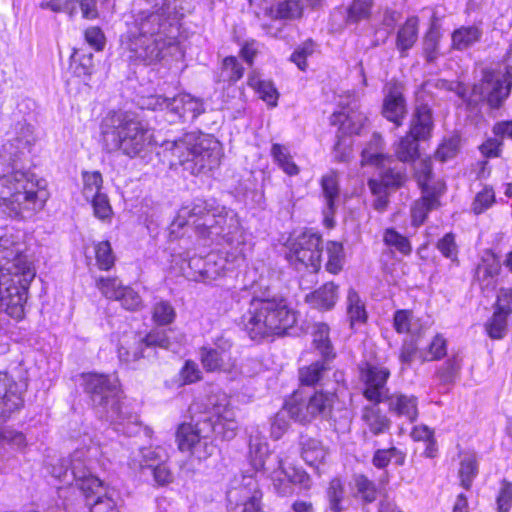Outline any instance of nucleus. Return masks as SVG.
I'll return each mask as SVG.
<instances>
[{
    "label": "nucleus",
    "mask_w": 512,
    "mask_h": 512,
    "mask_svg": "<svg viewBox=\"0 0 512 512\" xmlns=\"http://www.w3.org/2000/svg\"><path fill=\"white\" fill-rule=\"evenodd\" d=\"M176 223L179 227L191 225L199 238L210 244H226L232 249V259L228 252H213L206 257H193L189 266L199 274V280L211 282L234 269L243 260L244 233L237 214L214 201L196 200L180 209Z\"/></svg>",
    "instance_id": "f257e3e1"
},
{
    "label": "nucleus",
    "mask_w": 512,
    "mask_h": 512,
    "mask_svg": "<svg viewBox=\"0 0 512 512\" xmlns=\"http://www.w3.org/2000/svg\"><path fill=\"white\" fill-rule=\"evenodd\" d=\"M133 26L124 42L128 59L144 65L160 62L178 50L180 20L192 11L188 0H139Z\"/></svg>",
    "instance_id": "f03ea898"
},
{
    "label": "nucleus",
    "mask_w": 512,
    "mask_h": 512,
    "mask_svg": "<svg viewBox=\"0 0 512 512\" xmlns=\"http://www.w3.org/2000/svg\"><path fill=\"white\" fill-rule=\"evenodd\" d=\"M296 322V312L288 306L287 300L267 292L254 296L241 317L244 330L254 341L287 335Z\"/></svg>",
    "instance_id": "7ed1b4c3"
},
{
    "label": "nucleus",
    "mask_w": 512,
    "mask_h": 512,
    "mask_svg": "<svg viewBox=\"0 0 512 512\" xmlns=\"http://www.w3.org/2000/svg\"><path fill=\"white\" fill-rule=\"evenodd\" d=\"M47 192L35 174L17 168L0 176V211L13 219H27L42 210Z\"/></svg>",
    "instance_id": "20e7f679"
},
{
    "label": "nucleus",
    "mask_w": 512,
    "mask_h": 512,
    "mask_svg": "<svg viewBox=\"0 0 512 512\" xmlns=\"http://www.w3.org/2000/svg\"><path fill=\"white\" fill-rule=\"evenodd\" d=\"M81 377L84 390L99 416L110 421L116 431L128 436L136 435L140 430L138 415L128 411L119 402L116 377L97 373H86Z\"/></svg>",
    "instance_id": "39448f33"
},
{
    "label": "nucleus",
    "mask_w": 512,
    "mask_h": 512,
    "mask_svg": "<svg viewBox=\"0 0 512 512\" xmlns=\"http://www.w3.org/2000/svg\"><path fill=\"white\" fill-rule=\"evenodd\" d=\"M101 134L106 151H120L130 158L141 155L152 143L147 125L127 112L109 113L102 121Z\"/></svg>",
    "instance_id": "423d86ee"
},
{
    "label": "nucleus",
    "mask_w": 512,
    "mask_h": 512,
    "mask_svg": "<svg viewBox=\"0 0 512 512\" xmlns=\"http://www.w3.org/2000/svg\"><path fill=\"white\" fill-rule=\"evenodd\" d=\"M166 150L175 160L172 165H182L193 175L216 168L221 160L220 143L208 135L187 133L182 138L166 143Z\"/></svg>",
    "instance_id": "0eeeda50"
},
{
    "label": "nucleus",
    "mask_w": 512,
    "mask_h": 512,
    "mask_svg": "<svg viewBox=\"0 0 512 512\" xmlns=\"http://www.w3.org/2000/svg\"><path fill=\"white\" fill-rule=\"evenodd\" d=\"M35 270L27 258L6 262L0 268V308L14 319H22L28 288Z\"/></svg>",
    "instance_id": "6e6552de"
},
{
    "label": "nucleus",
    "mask_w": 512,
    "mask_h": 512,
    "mask_svg": "<svg viewBox=\"0 0 512 512\" xmlns=\"http://www.w3.org/2000/svg\"><path fill=\"white\" fill-rule=\"evenodd\" d=\"M512 90V72L506 70L483 69L481 79L472 87L467 101L469 103L486 102L492 109H499L510 96Z\"/></svg>",
    "instance_id": "1a4fd4ad"
},
{
    "label": "nucleus",
    "mask_w": 512,
    "mask_h": 512,
    "mask_svg": "<svg viewBox=\"0 0 512 512\" xmlns=\"http://www.w3.org/2000/svg\"><path fill=\"white\" fill-rule=\"evenodd\" d=\"M321 236L313 231H305L290 244L289 260L296 266L317 272L321 267L322 255Z\"/></svg>",
    "instance_id": "9d476101"
},
{
    "label": "nucleus",
    "mask_w": 512,
    "mask_h": 512,
    "mask_svg": "<svg viewBox=\"0 0 512 512\" xmlns=\"http://www.w3.org/2000/svg\"><path fill=\"white\" fill-rule=\"evenodd\" d=\"M87 449H76L68 458L70 475L74 485L68 488L75 490L74 497L79 491L84 497H89L91 493H97L102 490V481L94 476L90 471V461L87 459Z\"/></svg>",
    "instance_id": "9b49d317"
},
{
    "label": "nucleus",
    "mask_w": 512,
    "mask_h": 512,
    "mask_svg": "<svg viewBox=\"0 0 512 512\" xmlns=\"http://www.w3.org/2000/svg\"><path fill=\"white\" fill-rule=\"evenodd\" d=\"M149 105L152 109H168L184 122L193 121L204 112L203 102L190 94H179L172 98L161 95L152 96Z\"/></svg>",
    "instance_id": "f8f14e48"
},
{
    "label": "nucleus",
    "mask_w": 512,
    "mask_h": 512,
    "mask_svg": "<svg viewBox=\"0 0 512 512\" xmlns=\"http://www.w3.org/2000/svg\"><path fill=\"white\" fill-rule=\"evenodd\" d=\"M389 376L387 368L366 363L361 368V378L365 384L363 396L372 403L383 402L390 395L386 388Z\"/></svg>",
    "instance_id": "ddd939ff"
},
{
    "label": "nucleus",
    "mask_w": 512,
    "mask_h": 512,
    "mask_svg": "<svg viewBox=\"0 0 512 512\" xmlns=\"http://www.w3.org/2000/svg\"><path fill=\"white\" fill-rule=\"evenodd\" d=\"M23 405L19 384L7 372H0V417L8 418Z\"/></svg>",
    "instance_id": "4468645a"
},
{
    "label": "nucleus",
    "mask_w": 512,
    "mask_h": 512,
    "mask_svg": "<svg viewBox=\"0 0 512 512\" xmlns=\"http://www.w3.org/2000/svg\"><path fill=\"white\" fill-rule=\"evenodd\" d=\"M406 113V101L403 96L402 86L398 83H389L383 101V116L390 122H393L396 127H399L402 125Z\"/></svg>",
    "instance_id": "2eb2a0df"
},
{
    "label": "nucleus",
    "mask_w": 512,
    "mask_h": 512,
    "mask_svg": "<svg viewBox=\"0 0 512 512\" xmlns=\"http://www.w3.org/2000/svg\"><path fill=\"white\" fill-rule=\"evenodd\" d=\"M383 402L388 405L389 412L399 418L414 422L418 417V400L413 395L393 393Z\"/></svg>",
    "instance_id": "dca6fc26"
},
{
    "label": "nucleus",
    "mask_w": 512,
    "mask_h": 512,
    "mask_svg": "<svg viewBox=\"0 0 512 512\" xmlns=\"http://www.w3.org/2000/svg\"><path fill=\"white\" fill-rule=\"evenodd\" d=\"M439 196L440 191L430 188L427 183L423 184L422 197L415 201L411 207V217L414 225H422L427 214L440 206Z\"/></svg>",
    "instance_id": "f3484780"
},
{
    "label": "nucleus",
    "mask_w": 512,
    "mask_h": 512,
    "mask_svg": "<svg viewBox=\"0 0 512 512\" xmlns=\"http://www.w3.org/2000/svg\"><path fill=\"white\" fill-rule=\"evenodd\" d=\"M300 451L301 457L306 464L318 468L319 465L324 464L329 456V449L321 440L302 434L300 436Z\"/></svg>",
    "instance_id": "a211bd4d"
},
{
    "label": "nucleus",
    "mask_w": 512,
    "mask_h": 512,
    "mask_svg": "<svg viewBox=\"0 0 512 512\" xmlns=\"http://www.w3.org/2000/svg\"><path fill=\"white\" fill-rule=\"evenodd\" d=\"M208 434H210V427L209 424L203 422V419H199L195 424H180L176 431L179 450L189 452L196 440H199V437H206Z\"/></svg>",
    "instance_id": "6ab92c4d"
},
{
    "label": "nucleus",
    "mask_w": 512,
    "mask_h": 512,
    "mask_svg": "<svg viewBox=\"0 0 512 512\" xmlns=\"http://www.w3.org/2000/svg\"><path fill=\"white\" fill-rule=\"evenodd\" d=\"M432 110L428 105H420L412 115L408 134L418 141L427 140L433 131Z\"/></svg>",
    "instance_id": "aec40b11"
},
{
    "label": "nucleus",
    "mask_w": 512,
    "mask_h": 512,
    "mask_svg": "<svg viewBox=\"0 0 512 512\" xmlns=\"http://www.w3.org/2000/svg\"><path fill=\"white\" fill-rule=\"evenodd\" d=\"M499 271V261L493 254H489L477 265L474 280L479 283L482 291H492L496 286V277Z\"/></svg>",
    "instance_id": "412c9836"
},
{
    "label": "nucleus",
    "mask_w": 512,
    "mask_h": 512,
    "mask_svg": "<svg viewBox=\"0 0 512 512\" xmlns=\"http://www.w3.org/2000/svg\"><path fill=\"white\" fill-rule=\"evenodd\" d=\"M407 176L402 168L390 167L383 171L380 179H370L368 186L372 193H382V190L400 188L406 181Z\"/></svg>",
    "instance_id": "4be33fe9"
},
{
    "label": "nucleus",
    "mask_w": 512,
    "mask_h": 512,
    "mask_svg": "<svg viewBox=\"0 0 512 512\" xmlns=\"http://www.w3.org/2000/svg\"><path fill=\"white\" fill-rule=\"evenodd\" d=\"M322 194L325 201L324 215L328 222L333 217L337 209V200L339 198V183L336 172L331 171L321 179Z\"/></svg>",
    "instance_id": "5701e85b"
},
{
    "label": "nucleus",
    "mask_w": 512,
    "mask_h": 512,
    "mask_svg": "<svg viewBox=\"0 0 512 512\" xmlns=\"http://www.w3.org/2000/svg\"><path fill=\"white\" fill-rule=\"evenodd\" d=\"M248 445L251 465L256 471L264 469L265 458L269 454V447L266 438L258 428L251 429Z\"/></svg>",
    "instance_id": "b1692460"
},
{
    "label": "nucleus",
    "mask_w": 512,
    "mask_h": 512,
    "mask_svg": "<svg viewBox=\"0 0 512 512\" xmlns=\"http://www.w3.org/2000/svg\"><path fill=\"white\" fill-rule=\"evenodd\" d=\"M379 403L364 406L362 409V420L369 431L377 436L389 431L391 420L381 411Z\"/></svg>",
    "instance_id": "393cba45"
},
{
    "label": "nucleus",
    "mask_w": 512,
    "mask_h": 512,
    "mask_svg": "<svg viewBox=\"0 0 512 512\" xmlns=\"http://www.w3.org/2000/svg\"><path fill=\"white\" fill-rule=\"evenodd\" d=\"M338 287L333 282L322 285L314 292L306 295V302L318 310H330L334 307L338 294Z\"/></svg>",
    "instance_id": "a878e982"
},
{
    "label": "nucleus",
    "mask_w": 512,
    "mask_h": 512,
    "mask_svg": "<svg viewBox=\"0 0 512 512\" xmlns=\"http://www.w3.org/2000/svg\"><path fill=\"white\" fill-rule=\"evenodd\" d=\"M366 117L354 108L343 107L340 112L332 115V124H340V130L349 134H360L364 127Z\"/></svg>",
    "instance_id": "bb28decb"
},
{
    "label": "nucleus",
    "mask_w": 512,
    "mask_h": 512,
    "mask_svg": "<svg viewBox=\"0 0 512 512\" xmlns=\"http://www.w3.org/2000/svg\"><path fill=\"white\" fill-rule=\"evenodd\" d=\"M203 422L209 424L210 434H215L223 440H232L238 430V423L228 415L204 416Z\"/></svg>",
    "instance_id": "cd10ccee"
},
{
    "label": "nucleus",
    "mask_w": 512,
    "mask_h": 512,
    "mask_svg": "<svg viewBox=\"0 0 512 512\" xmlns=\"http://www.w3.org/2000/svg\"><path fill=\"white\" fill-rule=\"evenodd\" d=\"M418 25V18L412 16L409 17L398 30L396 47L402 57L407 56V51L411 49L416 43L418 39Z\"/></svg>",
    "instance_id": "c85d7f7f"
},
{
    "label": "nucleus",
    "mask_w": 512,
    "mask_h": 512,
    "mask_svg": "<svg viewBox=\"0 0 512 512\" xmlns=\"http://www.w3.org/2000/svg\"><path fill=\"white\" fill-rule=\"evenodd\" d=\"M286 411L289 417L296 422L306 424L314 420L308 398H303L301 394L294 393L286 402Z\"/></svg>",
    "instance_id": "c756f323"
},
{
    "label": "nucleus",
    "mask_w": 512,
    "mask_h": 512,
    "mask_svg": "<svg viewBox=\"0 0 512 512\" xmlns=\"http://www.w3.org/2000/svg\"><path fill=\"white\" fill-rule=\"evenodd\" d=\"M482 35L483 32L478 26H462L452 33V48L458 51L466 50L479 42Z\"/></svg>",
    "instance_id": "7c9ffc66"
},
{
    "label": "nucleus",
    "mask_w": 512,
    "mask_h": 512,
    "mask_svg": "<svg viewBox=\"0 0 512 512\" xmlns=\"http://www.w3.org/2000/svg\"><path fill=\"white\" fill-rule=\"evenodd\" d=\"M384 142L382 136L378 133H373L370 141L366 144L361 153L362 165L381 166L386 160V155L383 152Z\"/></svg>",
    "instance_id": "2f4dec72"
},
{
    "label": "nucleus",
    "mask_w": 512,
    "mask_h": 512,
    "mask_svg": "<svg viewBox=\"0 0 512 512\" xmlns=\"http://www.w3.org/2000/svg\"><path fill=\"white\" fill-rule=\"evenodd\" d=\"M336 395L327 391H316L308 397L314 419L327 418L331 415Z\"/></svg>",
    "instance_id": "473e14b6"
},
{
    "label": "nucleus",
    "mask_w": 512,
    "mask_h": 512,
    "mask_svg": "<svg viewBox=\"0 0 512 512\" xmlns=\"http://www.w3.org/2000/svg\"><path fill=\"white\" fill-rule=\"evenodd\" d=\"M330 328L326 323L317 322L313 325L312 337L316 350L325 360L335 357L334 349L329 338Z\"/></svg>",
    "instance_id": "72a5a7b5"
},
{
    "label": "nucleus",
    "mask_w": 512,
    "mask_h": 512,
    "mask_svg": "<svg viewBox=\"0 0 512 512\" xmlns=\"http://www.w3.org/2000/svg\"><path fill=\"white\" fill-rule=\"evenodd\" d=\"M113 492L107 491L103 486L97 493H91L85 497L86 505L90 512H119L116 501L113 498Z\"/></svg>",
    "instance_id": "f704fd0d"
},
{
    "label": "nucleus",
    "mask_w": 512,
    "mask_h": 512,
    "mask_svg": "<svg viewBox=\"0 0 512 512\" xmlns=\"http://www.w3.org/2000/svg\"><path fill=\"white\" fill-rule=\"evenodd\" d=\"M420 344V333L409 335L403 340L399 352V361L401 364L410 366L416 358L421 359V353L425 352V349L420 348Z\"/></svg>",
    "instance_id": "c9c22d12"
},
{
    "label": "nucleus",
    "mask_w": 512,
    "mask_h": 512,
    "mask_svg": "<svg viewBox=\"0 0 512 512\" xmlns=\"http://www.w3.org/2000/svg\"><path fill=\"white\" fill-rule=\"evenodd\" d=\"M392 459L396 465L402 466L406 460V453L394 446L388 449H377L373 454L372 464L378 469H384Z\"/></svg>",
    "instance_id": "e433bc0d"
},
{
    "label": "nucleus",
    "mask_w": 512,
    "mask_h": 512,
    "mask_svg": "<svg viewBox=\"0 0 512 512\" xmlns=\"http://www.w3.org/2000/svg\"><path fill=\"white\" fill-rule=\"evenodd\" d=\"M347 315L350 320L351 327L356 324L364 323L367 318L365 306L358 293L353 288L349 289L347 295Z\"/></svg>",
    "instance_id": "4c0bfd02"
},
{
    "label": "nucleus",
    "mask_w": 512,
    "mask_h": 512,
    "mask_svg": "<svg viewBox=\"0 0 512 512\" xmlns=\"http://www.w3.org/2000/svg\"><path fill=\"white\" fill-rule=\"evenodd\" d=\"M328 370L326 360L316 361L299 370V379L302 385L313 386L319 384L323 375Z\"/></svg>",
    "instance_id": "58836bf2"
},
{
    "label": "nucleus",
    "mask_w": 512,
    "mask_h": 512,
    "mask_svg": "<svg viewBox=\"0 0 512 512\" xmlns=\"http://www.w3.org/2000/svg\"><path fill=\"white\" fill-rule=\"evenodd\" d=\"M418 140L407 133L402 137L396 148L395 154L401 162H413L419 156Z\"/></svg>",
    "instance_id": "ea45409f"
},
{
    "label": "nucleus",
    "mask_w": 512,
    "mask_h": 512,
    "mask_svg": "<svg viewBox=\"0 0 512 512\" xmlns=\"http://www.w3.org/2000/svg\"><path fill=\"white\" fill-rule=\"evenodd\" d=\"M203 367L210 372L225 370L227 358L217 348L202 347L200 350Z\"/></svg>",
    "instance_id": "a19ab883"
},
{
    "label": "nucleus",
    "mask_w": 512,
    "mask_h": 512,
    "mask_svg": "<svg viewBox=\"0 0 512 512\" xmlns=\"http://www.w3.org/2000/svg\"><path fill=\"white\" fill-rule=\"evenodd\" d=\"M248 85L256 90L260 98L271 106L277 105L278 92L272 82L264 81L256 76H251L248 79Z\"/></svg>",
    "instance_id": "79ce46f5"
},
{
    "label": "nucleus",
    "mask_w": 512,
    "mask_h": 512,
    "mask_svg": "<svg viewBox=\"0 0 512 512\" xmlns=\"http://www.w3.org/2000/svg\"><path fill=\"white\" fill-rule=\"evenodd\" d=\"M373 0H353L347 9L346 22L356 24L362 20H368L371 15Z\"/></svg>",
    "instance_id": "37998d69"
},
{
    "label": "nucleus",
    "mask_w": 512,
    "mask_h": 512,
    "mask_svg": "<svg viewBox=\"0 0 512 512\" xmlns=\"http://www.w3.org/2000/svg\"><path fill=\"white\" fill-rule=\"evenodd\" d=\"M383 242L385 245L394 248L403 255H409L412 251L409 239L400 234L394 228H387L384 230Z\"/></svg>",
    "instance_id": "c03bdc74"
},
{
    "label": "nucleus",
    "mask_w": 512,
    "mask_h": 512,
    "mask_svg": "<svg viewBox=\"0 0 512 512\" xmlns=\"http://www.w3.org/2000/svg\"><path fill=\"white\" fill-rule=\"evenodd\" d=\"M326 494L330 510L332 512H342L344 510L343 502L345 490L339 478H334L330 481Z\"/></svg>",
    "instance_id": "a18cd8bd"
},
{
    "label": "nucleus",
    "mask_w": 512,
    "mask_h": 512,
    "mask_svg": "<svg viewBox=\"0 0 512 512\" xmlns=\"http://www.w3.org/2000/svg\"><path fill=\"white\" fill-rule=\"evenodd\" d=\"M83 178V190L82 194L87 201L90 199L103 194L101 192L103 178L100 172H84L82 175Z\"/></svg>",
    "instance_id": "49530a36"
},
{
    "label": "nucleus",
    "mask_w": 512,
    "mask_h": 512,
    "mask_svg": "<svg viewBox=\"0 0 512 512\" xmlns=\"http://www.w3.org/2000/svg\"><path fill=\"white\" fill-rule=\"evenodd\" d=\"M478 473V466L475 456L467 455L465 456L460 463L459 469V477L461 481V486L468 490L470 489L474 478Z\"/></svg>",
    "instance_id": "de8ad7c7"
},
{
    "label": "nucleus",
    "mask_w": 512,
    "mask_h": 512,
    "mask_svg": "<svg viewBox=\"0 0 512 512\" xmlns=\"http://www.w3.org/2000/svg\"><path fill=\"white\" fill-rule=\"evenodd\" d=\"M303 14V6L300 0H284L275 8V17L278 19L292 20L300 18Z\"/></svg>",
    "instance_id": "09e8293b"
},
{
    "label": "nucleus",
    "mask_w": 512,
    "mask_h": 512,
    "mask_svg": "<svg viewBox=\"0 0 512 512\" xmlns=\"http://www.w3.org/2000/svg\"><path fill=\"white\" fill-rule=\"evenodd\" d=\"M140 343H143L144 351L149 348H162L169 349L171 341L168 336V332L165 329H154L151 330L145 337L139 339Z\"/></svg>",
    "instance_id": "8fccbe9b"
},
{
    "label": "nucleus",
    "mask_w": 512,
    "mask_h": 512,
    "mask_svg": "<svg viewBox=\"0 0 512 512\" xmlns=\"http://www.w3.org/2000/svg\"><path fill=\"white\" fill-rule=\"evenodd\" d=\"M328 261L326 270L332 274H337L343 267V246L338 242H329L327 244Z\"/></svg>",
    "instance_id": "3c124183"
},
{
    "label": "nucleus",
    "mask_w": 512,
    "mask_h": 512,
    "mask_svg": "<svg viewBox=\"0 0 512 512\" xmlns=\"http://www.w3.org/2000/svg\"><path fill=\"white\" fill-rule=\"evenodd\" d=\"M440 33L434 25L431 26L423 40V52L428 62H434L439 55Z\"/></svg>",
    "instance_id": "603ef678"
},
{
    "label": "nucleus",
    "mask_w": 512,
    "mask_h": 512,
    "mask_svg": "<svg viewBox=\"0 0 512 512\" xmlns=\"http://www.w3.org/2000/svg\"><path fill=\"white\" fill-rule=\"evenodd\" d=\"M355 486L358 495L367 503H372L377 498V488L373 481L368 479L365 475L355 476Z\"/></svg>",
    "instance_id": "864d4df0"
},
{
    "label": "nucleus",
    "mask_w": 512,
    "mask_h": 512,
    "mask_svg": "<svg viewBox=\"0 0 512 512\" xmlns=\"http://www.w3.org/2000/svg\"><path fill=\"white\" fill-rule=\"evenodd\" d=\"M446 340L441 335H436L429 343L425 352L421 353L422 361L439 360L446 355Z\"/></svg>",
    "instance_id": "5fc2aeb1"
},
{
    "label": "nucleus",
    "mask_w": 512,
    "mask_h": 512,
    "mask_svg": "<svg viewBox=\"0 0 512 512\" xmlns=\"http://www.w3.org/2000/svg\"><path fill=\"white\" fill-rule=\"evenodd\" d=\"M393 325L397 333L417 334L413 314L409 310H397L394 314Z\"/></svg>",
    "instance_id": "6e6d98bb"
},
{
    "label": "nucleus",
    "mask_w": 512,
    "mask_h": 512,
    "mask_svg": "<svg viewBox=\"0 0 512 512\" xmlns=\"http://www.w3.org/2000/svg\"><path fill=\"white\" fill-rule=\"evenodd\" d=\"M508 315L493 312L490 321L486 324V331L492 339H501L507 331Z\"/></svg>",
    "instance_id": "4d7b16f0"
},
{
    "label": "nucleus",
    "mask_w": 512,
    "mask_h": 512,
    "mask_svg": "<svg viewBox=\"0 0 512 512\" xmlns=\"http://www.w3.org/2000/svg\"><path fill=\"white\" fill-rule=\"evenodd\" d=\"M145 351L143 349V343H140L139 340L134 342L130 346L121 345L118 348V357L121 362L126 364H132L141 358H145Z\"/></svg>",
    "instance_id": "13d9d810"
},
{
    "label": "nucleus",
    "mask_w": 512,
    "mask_h": 512,
    "mask_svg": "<svg viewBox=\"0 0 512 512\" xmlns=\"http://www.w3.org/2000/svg\"><path fill=\"white\" fill-rule=\"evenodd\" d=\"M244 68L234 56H228L223 60L222 76L224 80L229 82H236L242 78Z\"/></svg>",
    "instance_id": "bf43d9fd"
},
{
    "label": "nucleus",
    "mask_w": 512,
    "mask_h": 512,
    "mask_svg": "<svg viewBox=\"0 0 512 512\" xmlns=\"http://www.w3.org/2000/svg\"><path fill=\"white\" fill-rule=\"evenodd\" d=\"M96 286L104 297L114 300L119 298L124 288L117 278H99L96 280Z\"/></svg>",
    "instance_id": "052dcab7"
},
{
    "label": "nucleus",
    "mask_w": 512,
    "mask_h": 512,
    "mask_svg": "<svg viewBox=\"0 0 512 512\" xmlns=\"http://www.w3.org/2000/svg\"><path fill=\"white\" fill-rule=\"evenodd\" d=\"M96 261L100 269L109 270L115 261L111 245L108 241H102L95 247Z\"/></svg>",
    "instance_id": "680f3d73"
},
{
    "label": "nucleus",
    "mask_w": 512,
    "mask_h": 512,
    "mask_svg": "<svg viewBox=\"0 0 512 512\" xmlns=\"http://www.w3.org/2000/svg\"><path fill=\"white\" fill-rule=\"evenodd\" d=\"M71 66L74 69V73L77 76H87L92 73L93 70V55L92 53H78L75 52L72 55Z\"/></svg>",
    "instance_id": "e2e57ef3"
},
{
    "label": "nucleus",
    "mask_w": 512,
    "mask_h": 512,
    "mask_svg": "<svg viewBox=\"0 0 512 512\" xmlns=\"http://www.w3.org/2000/svg\"><path fill=\"white\" fill-rule=\"evenodd\" d=\"M280 464V474L288 478L291 485H300L304 488L309 487L310 478L309 475L302 470L301 468L297 467H287L285 468L282 465V461L279 460Z\"/></svg>",
    "instance_id": "0e129e2a"
},
{
    "label": "nucleus",
    "mask_w": 512,
    "mask_h": 512,
    "mask_svg": "<svg viewBox=\"0 0 512 512\" xmlns=\"http://www.w3.org/2000/svg\"><path fill=\"white\" fill-rule=\"evenodd\" d=\"M176 316L172 305L167 301H160L153 308V320L159 325H168Z\"/></svg>",
    "instance_id": "69168bd1"
},
{
    "label": "nucleus",
    "mask_w": 512,
    "mask_h": 512,
    "mask_svg": "<svg viewBox=\"0 0 512 512\" xmlns=\"http://www.w3.org/2000/svg\"><path fill=\"white\" fill-rule=\"evenodd\" d=\"M116 300L120 301L122 306L129 311H138L143 307V301L140 295L127 286H124L119 298Z\"/></svg>",
    "instance_id": "338daca9"
},
{
    "label": "nucleus",
    "mask_w": 512,
    "mask_h": 512,
    "mask_svg": "<svg viewBox=\"0 0 512 512\" xmlns=\"http://www.w3.org/2000/svg\"><path fill=\"white\" fill-rule=\"evenodd\" d=\"M494 311L508 316L512 314V288L502 287L498 290Z\"/></svg>",
    "instance_id": "774afa93"
}]
</instances>
